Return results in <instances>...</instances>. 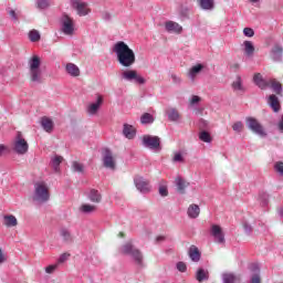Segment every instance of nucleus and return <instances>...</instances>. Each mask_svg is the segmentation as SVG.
I'll return each mask as SVG.
<instances>
[{
	"label": "nucleus",
	"mask_w": 283,
	"mask_h": 283,
	"mask_svg": "<svg viewBox=\"0 0 283 283\" xmlns=\"http://www.w3.org/2000/svg\"><path fill=\"white\" fill-rule=\"evenodd\" d=\"M113 52H115L117 61L123 67H132L136 63V53L123 41L114 45Z\"/></svg>",
	"instance_id": "f257e3e1"
},
{
	"label": "nucleus",
	"mask_w": 283,
	"mask_h": 283,
	"mask_svg": "<svg viewBox=\"0 0 283 283\" xmlns=\"http://www.w3.org/2000/svg\"><path fill=\"white\" fill-rule=\"evenodd\" d=\"M29 74L32 83H43V71L41 70V57L32 55L28 62Z\"/></svg>",
	"instance_id": "f03ea898"
},
{
	"label": "nucleus",
	"mask_w": 283,
	"mask_h": 283,
	"mask_svg": "<svg viewBox=\"0 0 283 283\" xmlns=\"http://www.w3.org/2000/svg\"><path fill=\"white\" fill-rule=\"evenodd\" d=\"M253 81L260 90H266L271 87L275 94H282V84L275 78L263 80L262 74L256 73L253 77Z\"/></svg>",
	"instance_id": "7ed1b4c3"
},
{
	"label": "nucleus",
	"mask_w": 283,
	"mask_h": 283,
	"mask_svg": "<svg viewBox=\"0 0 283 283\" xmlns=\"http://www.w3.org/2000/svg\"><path fill=\"white\" fill-rule=\"evenodd\" d=\"M33 199L38 202H48V200H50V189L48 188V184L40 181L34 185Z\"/></svg>",
	"instance_id": "20e7f679"
},
{
	"label": "nucleus",
	"mask_w": 283,
	"mask_h": 283,
	"mask_svg": "<svg viewBox=\"0 0 283 283\" xmlns=\"http://www.w3.org/2000/svg\"><path fill=\"white\" fill-rule=\"evenodd\" d=\"M120 253H124V255H130L136 264H138L139 266L143 265V253L140 252V250L134 248L132 242L125 243L120 248Z\"/></svg>",
	"instance_id": "39448f33"
},
{
	"label": "nucleus",
	"mask_w": 283,
	"mask_h": 283,
	"mask_svg": "<svg viewBox=\"0 0 283 283\" xmlns=\"http://www.w3.org/2000/svg\"><path fill=\"white\" fill-rule=\"evenodd\" d=\"M28 149H30L28 140H25L21 132H18L13 140V151L20 156H23L24 154H28Z\"/></svg>",
	"instance_id": "423d86ee"
},
{
	"label": "nucleus",
	"mask_w": 283,
	"mask_h": 283,
	"mask_svg": "<svg viewBox=\"0 0 283 283\" xmlns=\"http://www.w3.org/2000/svg\"><path fill=\"white\" fill-rule=\"evenodd\" d=\"M60 23L63 34H66V36H72V34H74V19L67 15V13H64L61 17Z\"/></svg>",
	"instance_id": "0eeeda50"
},
{
	"label": "nucleus",
	"mask_w": 283,
	"mask_h": 283,
	"mask_svg": "<svg viewBox=\"0 0 283 283\" xmlns=\"http://www.w3.org/2000/svg\"><path fill=\"white\" fill-rule=\"evenodd\" d=\"M122 78L124 81H134L138 85H145L146 80L143 77V75L139 74L136 70H126L122 72Z\"/></svg>",
	"instance_id": "6e6552de"
},
{
	"label": "nucleus",
	"mask_w": 283,
	"mask_h": 283,
	"mask_svg": "<svg viewBox=\"0 0 283 283\" xmlns=\"http://www.w3.org/2000/svg\"><path fill=\"white\" fill-rule=\"evenodd\" d=\"M143 145L154 151H160L163 149L160 146V137L158 136L145 135L143 137Z\"/></svg>",
	"instance_id": "1a4fd4ad"
},
{
	"label": "nucleus",
	"mask_w": 283,
	"mask_h": 283,
	"mask_svg": "<svg viewBox=\"0 0 283 283\" xmlns=\"http://www.w3.org/2000/svg\"><path fill=\"white\" fill-rule=\"evenodd\" d=\"M247 124L249 129H251V132H253L254 134H258V136H266V133L264 132V127L254 117H248Z\"/></svg>",
	"instance_id": "9d476101"
},
{
	"label": "nucleus",
	"mask_w": 283,
	"mask_h": 283,
	"mask_svg": "<svg viewBox=\"0 0 283 283\" xmlns=\"http://www.w3.org/2000/svg\"><path fill=\"white\" fill-rule=\"evenodd\" d=\"M134 184L140 193H149V191H151V185H149V180L140 176L134 178Z\"/></svg>",
	"instance_id": "9b49d317"
},
{
	"label": "nucleus",
	"mask_w": 283,
	"mask_h": 283,
	"mask_svg": "<svg viewBox=\"0 0 283 283\" xmlns=\"http://www.w3.org/2000/svg\"><path fill=\"white\" fill-rule=\"evenodd\" d=\"M210 234L214 239V242L218 244H224V232L222 231V227L218 224H212L210 228Z\"/></svg>",
	"instance_id": "f8f14e48"
},
{
	"label": "nucleus",
	"mask_w": 283,
	"mask_h": 283,
	"mask_svg": "<svg viewBox=\"0 0 283 283\" xmlns=\"http://www.w3.org/2000/svg\"><path fill=\"white\" fill-rule=\"evenodd\" d=\"M103 165L106 169H116V159L114 158V154H112V150L107 148L103 153Z\"/></svg>",
	"instance_id": "ddd939ff"
},
{
	"label": "nucleus",
	"mask_w": 283,
	"mask_h": 283,
	"mask_svg": "<svg viewBox=\"0 0 283 283\" xmlns=\"http://www.w3.org/2000/svg\"><path fill=\"white\" fill-rule=\"evenodd\" d=\"M71 6L74 8V10L77 11L80 17H86V14H90V8L87 7V3L81 0H71Z\"/></svg>",
	"instance_id": "4468645a"
},
{
	"label": "nucleus",
	"mask_w": 283,
	"mask_h": 283,
	"mask_svg": "<svg viewBox=\"0 0 283 283\" xmlns=\"http://www.w3.org/2000/svg\"><path fill=\"white\" fill-rule=\"evenodd\" d=\"M165 30L168 31L170 34H181L182 25L175 21L169 20L165 22Z\"/></svg>",
	"instance_id": "2eb2a0df"
},
{
	"label": "nucleus",
	"mask_w": 283,
	"mask_h": 283,
	"mask_svg": "<svg viewBox=\"0 0 283 283\" xmlns=\"http://www.w3.org/2000/svg\"><path fill=\"white\" fill-rule=\"evenodd\" d=\"M103 105V95H97V99L94 103H91L87 106V114L91 116H96L98 114V109H101V106Z\"/></svg>",
	"instance_id": "dca6fc26"
},
{
	"label": "nucleus",
	"mask_w": 283,
	"mask_h": 283,
	"mask_svg": "<svg viewBox=\"0 0 283 283\" xmlns=\"http://www.w3.org/2000/svg\"><path fill=\"white\" fill-rule=\"evenodd\" d=\"M202 70H205V64H196L191 66L188 72V77L190 78V81L192 82L196 81V78L198 77V74H200Z\"/></svg>",
	"instance_id": "f3484780"
},
{
	"label": "nucleus",
	"mask_w": 283,
	"mask_h": 283,
	"mask_svg": "<svg viewBox=\"0 0 283 283\" xmlns=\"http://www.w3.org/2000/svg\"><path fill=\"white\" fill-rule=\"evenodd\" d=\"M41 125L44 132H46L48 134H52V132H54V120H52V118L45 116L42 117Z\"/></svg>",
	"instance_id": "a211bd4d"
},
{
	"label": "nucleus",
	"mask_w": 283,
	"mask_h": 283,
	"mask_svg": "<svg viewBox=\"0 0 283 283\" xmlns=\"http://www.w3.org/2000/svg\"><path fill=\"white\" fill-rule=\"evenodd\" d=\"M2 224H4V227L12 228L17 227V224H19V221L17 220V217H14V214H4Z\"/></svg>",
	"instance_id": "6ab92c4d"
},
{
	"label": "nucleus",
	"mask_w": 283,
	"mask_h": 283,
	"mask_svg": "<svg viewBox=\"0 0 283 283\" xmlns=\"http://www.w3.org/2000/svg\"><path fill=\"white\" fill-rule=\"evenodd\" d=\"M232 90L238 94H244V92H247V88L242 84V77L237 76L235 81L232 83Z\"/></svg>",
	"instance_id": "aec40b11"
},
{
	"label": "nucleus",
	"mask_w": 283,
	"mask_h": 283,
	"mask_svg": "<svg viewBox=\"0 0 283 283\" xmlns=\"http://www.w3.org/2000/svg\"><path fill=\"white\" fill-rule=\"evenodd\" d=\"M123 134L128 140H132L136 136V128L129 124H124Z\"/></svg>",
	"instance_id": "412c9836"
},
{
	"label": "nucleus",
	"mask_w": 283,
	"mask_h": 283,
	"mask_svg": "<svg viewBox=\"0 0 283 283\" xmlns=\"http://www.w3.org/2000/svg\"><path fill=\"white\" fill-rule=\"evenodd\" d=\"M66 72L70 76H81V70L74 63L66 64Z\"/></svg>",
	"instance_id": "4be33fe9"
},
{
	"label": "nucleus",
	"mask_w": 283,
	"mask_h": 283,
	"mask_svg": "<svg viewBox=\"0 0 283 283\" xmlns=\"http://www.w3.org/2000/svg\"><path fill=\"white\" fill-rule=\"evenodd\" d=\"M187 213L189 218L196 219L198 216H200V207L192 203L188 207Z\"/></svg>",
	"instance_id": "5701e85b"
},
{
	"label": "nucleus",
	"mask_w": 283,
	"mask_h": 283,
	"mask_svg": "<svg viewBox=\"0 0 283 283\" xmlns=\"http://www.w3.org/2000/svg\"><path fill=\"white\" fill-rule=\"evenodd\" d=\"M268 103L272 107L273 112H280V99L277 98V96L270 95Z\"/></svg>",
	"instance_id": "b1692460"
},
{
	"label": "nucleus",
	"mask_w": 283,
	"mask_h": 283,
	"mask_svg": "<svg viewBox=\"0 0 283 283\" xmlns=\"http://www.w3.org/2000/svg\"><path fill=\"white\" fill-rule=\"evenodd\" d=\"M166 114L169 120H172V122L180 120V113L174 107L166 109Z\"/></svg>",
	"instance_id": "393cba45"
},
{
	"label": "nucleus",
	"mask_w": 283,
	"mask_h": 283,
	"mask_svg": "<svg viewBox=\"0 0 283 283\" xmlns=\"http://www.w3.org/2000/svg\"><path fill=\"white\" fill-rule=\"evenodd\" d=\"M88 200H91V202H101V200H103V196H101V192H98V190L96 189H91L88 192Z\"/></svg>",
	"instance_id": "a878e982"
},
{
	"label": "nucleus",
	"mask_w": 283,
	"mask_h": 283,
	"mask_svg": "<svg viewBox=\"0 0 283 283\" xmlns=\"http://www.w3.org/2000/svg\"><path fill=\"white\" fill-rule=\"evenodd\" d=\"M196 280L197 282H206L207 280H209V271L202 268L199 269L196 273Z\"/></svg>",
	"instance_id": "bb28decb"
},
{
	"label": "nucleus",
	"mask_w": 283,
	"mask_h": 283,
	"mask_svg": "<svg viewBox=\"0 0 283 283\" xmlns=\"http://www.w3.org/2000/svg\"><path fill=\"white\" fill-rule=\"evenodd\" d=\"M189 256L192 262H200V250L196 245L190 247Z\"/></svg>",
	"instance_id": "cd10ccee"
},
{
	"label": "nucleus",
	"mask_w": 283,
	"mask_h": 283,
	"mask_svg": "<svg viewBox=\"0 0 283 283\" xmlns=\"http://www.w3.org/2000/svg\"><path fill=\"white\" fill-rule=\"evenodd\" d=\"M199 6L202 10H213L216 8L214 0H199Z\"/></svg>",
	"instance_id": "c85d7f7f"
},
{
	"label": "nucleus",
	"mask_w": 283,
	"mask_h": 283,
	"mask_svg": "<svg viewBox=\"0 0 283 283\" xmlns=\"http://www.w3.org/2000/svg\"><path fill=\"white\" fill-rule=\"evenodd\" d=\"M244 52L248 56H252L255 52V46L253 45V42L251 41H244Z\"/></svg>",
	"instance_id": "c756f323"
},
{
	"label": "nucleus",
	"mask_w": 283,
	"mask_h": 283,
	"mask_svg": "<svg viewBox=\"0 0 283 283\" xmlns=\"http://www.w3.org/2000/svg\"><path fill=\"white\" fill-rule=\"evenodd\" d=\"M176 185H177V189H178V191H180V193H185V189H187V187H189V184L181 177H178L176 179Z\"/></svg>",
	"instance_id": "7c9ffc66"
},
{
	"label": "nucleus",
	"mask_w": 283,
	"mask_h": 283,
	"mask_svg": "<svg viewBox=\"0 0 283 283\" xmlns=\"http://www.w3.org/2000/svg\"><path fill=\"white\" fill-rule=\"evenodd\" d=\"M273 61H282V46L276 45L272 49Z\"/></svg>",
	"instance_id": "2f4dec72"
},
{
	"label": "nucleus",
	"mask_w": 283,
	"mask_h": 283,
	"mask_svg": "<svg viewBox=\"0 0 283 283\" xmlns=\"http://www.w3.org/2000/svg\"><path fill=\"white\" fill-rule=\"evenodd\" d=\"M80 211H82V213H94V211H96V206L84 203L80 207Z\"/></svg>",
	"instance_id": "473e14b6"
},
{
	"label": "nucleus",
	"mask_w": 283,
	"mask_h": 283,
	"mask_svg": "<svg viewBox=\"0 0 283 283\" xmlns=\"http://www.w3.org/2000/svg\"><path fill=\"white\" fill-rule=\"evenodd\" d=\"M140 123L142 125H150L151 123H154V116L149 113H145L140 117Z\"/></svg>",
	"instance_id": "72a5a7b5"
},
{
	"label": "nucleus",
	"mask_w": 283,
	"mask_h": 283,
	"mask_svg": "<svg viewBox=\"0 0 283 283\" xmlns=\"http://www.w3.org/2000/svg\"><path fill=\"white\" fill-rule=\"evenodd\" d=\"M62 163H63V157H61V156H55V157L52 158L51 165H52L54 171H59L60 170L59 167H60V165Z\"/></svg>",
	"instance_id": "f704fd0d"
},
{
	"label": "nucleus",
	"mask_w": 283,
	"mask_h": 283,
	"mask_svg": "<svg viewBox=\"0 0 283 283\" xmlns=\"http://www.w3.org/2000/svg\"><path fill=\"white\" fill-rule=\"evenodd\" d=\"M199 138L202 140V143H211L213 140V138H211V134H209L207 130L199 133Z\"/></svg>",
	"instance_id": "c9c22d12"
},
{
	"label": "nucleus",
	"mask_w": 283,
	"mask_h": 283,
	"mask_svg": "<svg viewBox=\"0 0 283 283\" xmlns=\"http://www.w3.org/2000/svg\"><path fill=\"white\" fill-rule=\"evenodd\" d=\"M29 39L32 43H36V41L41 40V34L36 30H32L29 32Z\"/></svg>",
	"instance_id": "e433bc0d"
},
{
	"label": "nucleus",
	"mask_w": 283,
	"mask_h": 283,
	"mask_svg": "<svg viewBox=\"0 0 283 283\" xmlns=\"http://www.w3.org/2000/svg\"><path fill=\"white\" fill-rule=\"evenodd\" d=\"M60 235H62V238L65 242H72V234L70 233V231L67 229H62L60 231Z\"/></svg>",
	"instance_id": "4c0bfd02"
},
{
	"label": "nucleus",
	"mask_w": 283,
	"mask_h": 283,
	"mask_svg": "<svg viewBox=\"0 0 283 283\" xmlns=\"http://www.w3.org/2000/svg\"><path fill=\"white\" fill-rule=\"evenodd\" d=\"M235 280L237 277L231 273L223 274V283H235Z\"/></svg>",
	"instance_id": "58836bf2"
},
{
	"label": "nucleus",
	"mask_w": 283,
	"mask_h": 283,
	"mask_svg": "<svg viewBox=\"0 0 283 283\" xmlns=\"http://www.w3.org/2000/svg\"><path fill=\"white\" fill-rule=\"evenodd\" d=\"M172 160L174 163H185V157H182V153L177 151L175 153Z\"/></svg>",
	"instance_id": "ea45409f"
},
{
	"label": "nucleus",
	"mask_w": 283,
	"mask_h": 283,
	"mask_svg": "<svg viewBox=\"0 0 283 283\" xmlns=\"http://www.w3.org/2000/svg\"><path fill=\"white\" fill-rule=\"evenodd\" d=\"M50 6V0H38V8L45 10Z\"/></svg>",
	"instance_id": "a19ab883"
},
{
	"label": "nucleus",
	"mask_w": 283,
	"mask_h": 283,
	"mask_svg": "<svg viewBox=\"0 0 283 283\" xmlns=\"http://www.w3.org/2000/svg\"><path fill=\"white\" fill-rule=\"evenodd\" d=\"M83 164L78 163V161H74L73 163V170L77 171L78 174H83Z\"/></svg>",
	"instance_id": "79ce46f5"
},
{
	"label": "nucleus",
	"mask_w": 283,
	"mask_h": 283,
	"mask_svg": "<svg viewBox=\"0 0 283 283\" xmlns=\"http://www.w3.org/2000/svg\"><path fill=\"white\" fill-rule=\"evenodd\" d=\"M232 129L233 132H242V129H244V124H242V122H237L232 125Z\"/></svg>",
	"instance_id": "37998d69"
},
{
	"label": "nucleus",
	"mask_w": 283,
	"mask_h": 283,
	"mask_svg": "<svg viewBox=\"0 0 283 283\" xmlns=\"http://www.w3.org/2000/svg\"><path fill=\"white\" fill-rule=\"evenodd\" d=\"M56 269H59V263L56 264H52V265H48L45 268V273L52 274L56 271Z\"/></svg>",
	"instance_id": "c03bdc74"
},
{
	"label": "nucleus",
	"mask_w": 283,
	"mask_h": 283,
	"mask_svg": "<svg viewBox=\"0 0 283 283\" xmlns=\"http://www.w3.org/2000/svg\"><path fill=\"white\" fill-rule=\"evenodd\" d=\"M274 169L275 171H277V174H280L281 176H283V163L282 161H277L274 165Z\"/></svg>",
	"instance_id": "a18cd8bd"
},
{
	"label": "nucleus",
	"mask_w": 283,
	"mask_h": 283,
	"mask_svg": "<svg viewBox=\"0 0 283 283\" xmlns=\"http://www.w3.org/2000/svg\"><path fill=\"white\" fill-rule=\"evenodd\" d=\"M70 258L69 253H63L60 255L59 260H57V264H63V262H67V259Z\"/></svg>",
	"instance_id": "49530a36"
},
{
	"label": "nucleus",
	"mask_w": 283,
	"mask_h": 283,
	"mask_svg": "<svg viewBox=\"0 0 283 283\" xmlns=\"http://www.w3.org/2000/svg\"><path fill=\"white\" fill-rule=\"evenodd\" d=\"M243 34H244V36L251 38V36H253L255 34V31H253V29H251V28H245L243 30Z\"/></svg>",
	"instance_id": "de8ad7c7"
},
{
	"label": "nucleus",
	"mask_w": 283,
	"mask_h": 283,
	"mask_svg": "<svg viewBox=\"0 0 283 283\" xmlns=\"http://www.w3.org/2000/svg\"><path fill=\"white\" fill-rule=\"evenodd\" d=\"M177 269L180 271V273H185V271H187V264H185V262H178Z\"/></svg>",
	"instance_id": "09e8293b"
},
{
	"label": "nucleus",
	"mask_w": 283,
	"mask_h": 283,
	"mask_svg": "<svg viewBox=\"0 0 283 283\" xmlns=\"http://www.w3.org/2000/svg\"><path fill=\"white\" fill-rule=\"evenodd\" d=\"M159 193H160L163 197L168 196L169 191L167 190V186H160V187H159Z\"/></svg>",
	"instance_id": "8fccbe9b"
},
{
	"label": "nucleus",
	"mask_w": 283,
	"mask_h": 283,
	"mask_svg": "<svg viewBox=\"0 0 283 283\" xmlns=\"http://www.w3.org/2000/svg\"><path fill=\"white\" fill-rule=\"evenodd\" d=\"M8 261V255H6V253H3V250H1L0 248V264H3V262Z\"/></svg>",
	"instance_id": "3c124183"
},
{
	"label": "nucleus",
	"mask_w": 283,
	"mask_h": 283,
	"mask_svg": "<svg viewBox=\"0 0 283 283\" xmlns=\"http://www.w3.org/2000/svg\"><path fill=\"white\" fill-rule=\"evenodd\" d=\"M248 283H261L260 274L252 275V277L250 279V282H248Z\"/></svg>",
	"instance_id": "603ef678"
},
{
	"label": "nucleus",
	"mask_w": 283,
	"mask_h": 283,
	"mask_svg": "<svg viewBox=\"0 0 283 283\" xmlns=\"http://www.w3.org/2000/svg\"><path fill=\"white\" fill-rule=\"evenodd\" d=\"M190 103L191 105H196V103H200V96L193 95Z\"/></svg>",
	"instance_id": "864d4df0"
},
{
	"label": "nucleus",
	"mask_w": 283,
	"mask_h": 283,
	"mask_svg": "<svg viewBox=\"0 0 283 283\" xmlns=\"http://www.w3.org/2000/svg\"><path fill=\"white\" fill-rule=\"evenodd\" d=\"M261 205L263 207H266V205H269V197L266 195L263 196V200L261 201Z\"/></svg>",
	"instance_id": "5fc2aeb1"
},
{
	"label": "nucleus",
	"mask_w": 283,
	"mask_h": 283,
	"mask_svg": "<svg viewBox=\"0 0 283 283\" xmlns=\"http://www.w3.org/2000/svg\"><path fill=\"white\" fill-rule=\"evenodd\" d=\"M171 78H172V82H174V83H180V77H178V75L172 74V75H171Z\"/></svg>",
	"instance_id": "6e6d98bb"
},
{
	"label": "nucleus",
	"mask_w": 283,
	"mask_h": 283,
	"mask_svg": "<svg viewBox=\"0 0 283 283\" xmlns=\"http://www.w3.org/2000/svg\"><path fill=\"white\" fill-rule=\"evenodd\" d=\"M243 228H244L245 233H251V226H249L248 223H244Z\"/></svg>",
	"instance_id": "4d7b16f0"
},
{
	"label": "nucleus",
	"mask_w": 283,
	"mask_h": 283,
	"mask_svg": "<svg viewBox=\"0 0 283 283\" xmlns=\"http://www.w3.org/2000/svg\"><path fill=\"white\" fill-rule=\"evenodd\" d=\"M279 130L283 133V116L281 117V120L279 122Z\"/></svg>",
	"instance_id": "13d9d810"
},
{
	"label": "nucleus",
	"mask_w": 283,
	"mask_h": 283,
	"mask_svg": "<svg viewBox=\"0 0 283 283\" xmlns=\"http://www.w3.org/2000/svg\"><path fill=\"white\" fill-rule=\"evenodd\" d=\"M10 17H12V19H14L17 21V12H14V10H11L9 12Z\"/></svg>",
	"instance_id": "bf43d9fd"
},
{
	"label": "nucleus",
	"mask_w": 283,
	"mask_h": 283,
	"mask_svg": "<svg viewBox=\"0 0 283 283\" xmlns=\"http://www.w3.org/2000/svg\"><path fill=\"white\" fill-rule=\"evenodd\" d=\"M8 149V147L0 145V156L3 155V151H6Z\"/></svg>",
	"instance_id": "052dcab7"
},
{
	"label": "nucleus",
	"mask_w": 283,
	"mask_h": 283,
	"mask_svg": "<svg viewBox=\"0 0 283 283\" xmlns=\"http://www.w3.org/2000/svg\"><path fill=\"white\" fill-rule=\"evenodd\" d=\"M232 70H240V65L238 63H234L231 65Z\"/></svg>",
	"instance_id": "680f3d73"
},
{
	"label": "nucleus",
	"mask_w": 283,
	"mask_h": 283,
	"mask_svg": "<svg viewBox=\"0 0 283 283\" xmlns=\"http://www.w3.org/2000/svg\"><path fill=\"white\" fill-rule=\"evenodd\" d=\"M104 19H105L106 21H109V19H112V15H109V13H105V14H104Z\"/></svg>",
	"instance_id": "e2e57ef3"
},
{
	"label": "nucleus",
	"mask_w": 283,
	"mask_h": 283,
	"mask_svg": "<svg viewBox=\"0 0 283 283\" xmlns=\"http://www.w3.org/2000/svg\"><path fill=\"white\" fill-rule=\"evenodd\" d=\"M160 240H165V237H157V242H160Z\"/></svg>",
	"instance_id": "0e129e2a"
},
{
	"label": "nucleus",
	"mask_w": 283,
	"mask_h": 283,
	"mask_svg": "<svg viewBox=\"0 0 283 283\" xmlns=\"http://www.w3.org/2000/svg\"><path fill=\"white\" fill-rule=\"evenodd\" d=\"M260 0H250L251 3H259Z\"/></svg>",
	"instance_id": "69168bd1"
},
{
	"label": "nucleus",
	"mask_w": 283,
	"mask_h": 283,
	"mask_svg": "<svg viewBox=\"0 0 283 283\" xmlns=\"http://www.w3.org/2000/svg\"><path fill=\"white\" fill-rule=\"evenodd\" d=\"M252 266L255 269V271H260V268H258L255 264H253Z\"/></svg>",
	"instance_id": "338daca9"
},
{
	"label": "nucleus",
	"mask_w": 283,
	"mask_h": 283,
	"mask_svg": "<svg viewBox=\"0 0 283 283\" xmlns=\"http://www.w3.org/2000/svg\"><path fill=\"white\" fill-rule=\"evenodd\" d=\"M125 234L123 232H119V238H124Z\"/></svg>",
	"instance_id": "774afa93"
}]
</instances>
